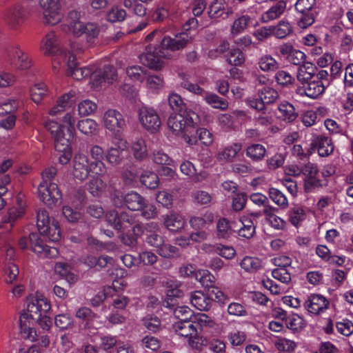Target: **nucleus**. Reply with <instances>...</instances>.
Segmentation results:
<instances>
[{
    "instance_id": "nucleus-1",
    "label": "nucleus",
    "mask_w": 353,
    "mask_h": 353,
    "mask_svg": "<svg viewBox=\"0 0 353 353\" xmlns=\"http://www.w3.org/2000/svg\"><path fill=\"white\" fill-rule=\"evenodd\" d=\"M197 21L194 18L190 19L183 26L185 32L176 34L174 38L164 37L161 42V48L152 49L148 46L145 52L140 55L141 63L149 68L159 70L163 65V59H168L172 56L171 52L184 48L192 40V35L187 31L196 26Z\"/></svg>"
},
{
    "instance_id": "nucleus-2",
    "label": "nucleus",
    "mask_w": 353,
    "mask_h": 353,
    "mask_svg": "<svg viewBox=\"0 0 353 353\" xmlns=\"http://www.w3.org/2000/svg\"><path fill=\"white\" fill-rule=\"evenodd\" d=\"M28 305L19 318L21 332L26 337L34 338L35 333L33 326L38 324L43 330H48L52 322L48 316L51 310V303L49 299L42 293L37 292L34 294L28 297Z\"/></svg>"
},
{
    "instance_id": "nucleus-3",
    "label": "nucleus",
    "mask_w": 353,
    "mask_h": 353,
    "mask_svg": "<svg viewBox=\"0 0 353 353\" xmlns=\"http://www.w3.org/2000/svg\"><path fill=\"white\" fill-rule=\"evenodd\" d=\"M75 123L74 112H69L62 117L61 123L49 120L44 124L54 139L55 150L61 153L59 160L62 165L67 164L72 157L71 143L75 135Z\"/></svg>"
},
{
    "instance_id": "nucleus-4",
    "label": "nucleus",
    "mask_w": 353,
    "mask_h": 353,
    "mask_svg": "<svg viewBox=\"0 0 353 353\" xmlns=\"http://www.w3.org/2000/svg\"><path fill=\"white\" fill-rule=\"evenodd\" d=\"M67 66V74L77 80H81L90 76V83L94 88L102 86L105 83H112L117 79V74L115 69L110 66H105L103 70H95L88 67L78 68L75 57L70 54L63 61Z\"/></svg>"
},
{
    "instance_id": "nucleus-5",
    "label": "nucleus",
    "mask_w": 353,
    "mask_h": 353,
    "mask_svg": "<svg viewBox=\"0 0 353 353\" xmlns=\"http://www.w3.org/2000/svg\"><path fill=\"white\" fill-rule=\"evenodd\" d=\"M62 26L63 31L67 30L74 37L84 36L90 43H94L100 33V28L97 23H83L80 21V12L77 10L68 12Z\"/></svg>"
},
{
    "instance_id": "nucleus-6",
    "label": "nucleus",
    "mask_w": 353,
    "mask_h": 353,
    "mask_svg": "<svg viewBox=\"0 0 353 353\" xmlns=\"http://www.w3.org/2000/svg\"><path fill=\"white\" fill-rule=\"evenodd\" d=\"M200 123V119L196 113L193 111H185L170 115L168 120V127L173 134L179 136L184 132L193 130L195 125Z\"/></svg>"
},
{
    "instance_id": "nucleus-7",
    "label": "nucleus",
    "mask_w": 353,
    "mask_h": 353,
    "mask_svg": "<svg viewBox=\"0 0 353 353\" xmlns=\"http://www.w3.org/2000/svg\"><path fill=\"white\" fill-rule=\"evenodd\" d=\"M40 50L43 54L53 56L52 68L54 72L59 71L61 61H64L70 52H65L59 48V41L54 32L48 33L41 40Z\"/></svg>"
},
{
    "instance_id": "nucleus-8",
    "label": "nucleus",
    "mask_w": 353,
    "mask_h": 353,
    "mask_svg": "<svg viewBox=\"0 0 353 353\" xmlns=\"http://www.w3.org/2000/svg\"><path fill=\"white\" fill-rule=\"evenodd\" d=\"M37 225L40 234L50 241L57 242L61 239L59 222L50 217L46 210H41L38 212Z\"/></svg>"
},
{
    "instance_id": "nucleus-9",
    "label": "nucleus",
    "mask_w": 353,
    "mask_h": 353,
    "mask_svg": "<svg viewBox=\"0 0 353 353\" xmlns=\"http://www.w3.org/2000/svg\"><path fill=\"white\" fill-rule=\"evenodd\" d=\"M19 245L21 249H26L30 246V249L40 257L52 258L58 254L57 249L46 245L37 233L30 234L28 239L21 238Z\"/></svg>"
},
{
    "instance_id": "nucleus-10",
    "label": "nucleus",
    "mask_w": 353,
    "mask_h": 353,
    "mask_svg": "<svg viewBox=\"0 0 353 353\" xmlns=\"http://www.w3.org/2000/svg\"><path fill=\"white\" fill-rule=\"evenodd\" d=\"M102 123L113 137H121V133L125 127V121L122 114L117 110L108 109L102 117Z\"/></svg>"
},
{
    "instance_id": "nucleus-11",
    "label": "nucleus",
    "mask_w": 353,
    "mask_h": 353,
    "mask_svg": "<svg viewBox=\"0 0 353 353\" xmlns=\"http://www.w3.org/2000/svg\"><path fill=\"white\" fill-rule=\"evenodd\" d=\"M138 118L141 126L150 133L154 134L160 130L161 121L154 108L142 106L139 110Z\"/></svg>"
},
{
    "instance_id": "nucleus-12",
    "label": "nucleus",
    "mask_w": 353,
    "mask_h": 353,
    "mask_svg": "<svg viewBox=\"0 0 353 353\" xmlns=\"http://www.w3.org/2000/svg\"><path fill=\"white\" fill-rule=\"evenodd\" d=\"M39 6L46 23L54 26L61 21L62 14L59 0H39Z\"/></svg>"
},
{
    "instance_id": "nucleus-13",
    "label": "nucleus",
    "mask_w": 353,
    "mask_h": 353,
    "mask_svg": "<svg viewBox=\"0 0 353 353\" xmlns=\"http://www.w3.org/2000/svg\"><path fill=\"white\" fill-rule=\"evenodd\" d=\"M38 194L42 202L50 208L55 206L61 199V193L55 183H40Z\"/></svg>"
},
{
    "instance_id": "nucleus-14",
    "label": "nucleus",
    "mask_w": 353,
    "mask_h": 353,
    "mask_svg": "<svg viewBox=\"0 0 353 353\" xmlns=\"http://www.w3.org/2000/svg\"><path fill=\"white\" fill-rule=\"evenodd\" d=\"M128 144L126 140L121 137H113L112 146L106 154L107 161L112 165L119 164L128 153Z\"/></svg>"
},
{
    "instance_id": "nucleus-15",
    "label": "nucleus",
    "mask_w": 353,
    "mask_h": 353,
    "mask_svg": "<svg viewBox=\"0 0 353 353\" xmlns=\"http://www.w3.org/2000/svg\"><path fill=\"white\" fill-rule=\"evenodd\" d=\"M92 163L88 157L83 154H77L73 159L72 174L74 177L80 181L86 179L90 173L93 174Z\"/></svg>"
},
{
    "instance_id": "nucleus-16",
    "label": "nucleus",
    "mask_w": 353,
    "mask_h": 353,
    "mask_svg": "<svg viewBox=\"0 0 353 353\" xmlns=\"http://www.w3.org/2000/svg\"><path fill=\"white\" fill-rule=\"evenodd\" d=\"M329 301L323 295L312 294L304 302L305 309L311 314L319 315L323 313L328 307Z\"/></svg>"
},
{
    "instance_id": "nucleus-17",
    "label": "nucleus",
    "mask_w": 353,
    "mask_h": 353,
    "mask_svg": "<svg viewBox=\"0 0 353 353\" xmlns=\"http://www.w3.org/2000/svg\"><path fill=\"white\" fill-rule=\"evenodd\" d=\"M28 14L26 8L21 4H15L6 13L5 19L11 29L16 30L25 21Z\"/></svg>"
},
{
    "instance_id": "nucleus-18",
    "label": "nucleus",
    "mask_w": 353,
    "mask_h": 353,
    "mask_svg": "<svg viewBox=\"0 0 353 353\" xmlns=\"http://www.w3.org/2000/svg\"><path fill=\"white\" fill-rule=\"evenodd\" d=\"M107 222L117 230H125L134 223V217L127 212L119 215L115 211H110L105 215Z\"/></svg>"
},
{
    "instance_id": "nucleus-19",
    "label": "nucleus",
    "mask_w": 353,
    "mask_h": 353,
    "mask_svg": "<svg viewBox=\"0 0 353 353\" xmlns=\"http://www.w3.org/2000/svg\"><path fill=\"white\" fill-rule=\"evenodd\" d=\"M232 13L225 0H213L209 6L208 15L212 19H225Z\"/></svg>"
},
{
    "instance_id": "nucleus-20",
    "label": "nucleus",
    "mask_w": 353,
    "mask_h": 353,
    "mask_svg": "<svg viewBox=\"0 0 353 353\" xmlns=\"http://www.w3.org/2000/svg\"><path fill=\"white\" fill-rule=\"evenodd\" d=\"M76 100L77 94L74 90L63 94L57 99L56 104L49 110V114L52 117L57 116L72 107L75 103Z\"/></svg>"
},
{
    "instance_id": "nucleus-21",
    "label": "nucleus",
    "mask_w": 353,
    "mask_h": 353,
    "mask_svg": "<svg viewBox=\"0 0 353 353\" xmlns=\"http://www.w3.org/2000/svg\"><path fill=\"white\" fill-rule=\"evenodd\" d=\"M10 57L12 64L19 70H28L32 65V61L29 56L18 45L12 47L10 51Z\"/></svg>"
},
{
    "instance_id": "nucleus-22",
    "label": "nucleus",
    "mask_w": 353,
    "mask_h": 353,
    "mask_svg": "<svg viewBox=\"0 0 353 353\" xmlns=\"http://www.w3.org/2000/svg\"><path fill=\"white\" fill-rule=\"evenodd\" d=\"M90 152L92 159L93 160L91 161L92 163V168L93 170V174L99 176L104 175L106 172V167L103 162L104 157V152L103 148L99 145H95L91 147Z\"/></svg>"
},
{
    "instance_id": "nucleus-23",
    "label": "nucleus",
    "mask_w": 353,
    "mask_h": 353,
    "mask_svg": "<svg viewBox=\"0 0 353 353\" xmlns=\"http://www.w3.org/2000/svg\"><path fill=\"white\" fill-rule=\"evenodd\" d=\"M325 87L323 80L316 79L308 82L305 85L299 88L297 93L301 96L305 95L311 99H316L325 91Z\"/></svg>"
},
{
    "instance_id": "nucleus-24",
    "label": "nucleus",
    "mask_w": 353,
    "mask_h": 353,
    "mask_svg": "<svg viewBox=\"0 0 353 353\" xmlns=\"http://www.w3.org/2000/svg\"><path fill=\"white\" fill-rule=\"evenodd\" d=\"M302 173L305 176V188L310 190L312 187L319 184V170L316 165L308 163L302 169Z\"/></svg>"
},
{
    "instance_id": "nucleus-25",
    "label": "nucleus",
    "mask_w": 353,
    "mask_h": 353,
    "mask_svg": "<svg viewBox=\"0 0 353 353\" xmlns=\"http://www.w3.org/2000/svg\"><path fill=\"white\" fill-rule=\"evenodd\" d=\"M54 272L58 275L60 279H63L70 285L75 283L78 281V276L72 272L70 265L63 262H57L54 267Z\"/></svg>"
},
{
    "instance_id": "nucleus-26",
    "label": "nucleus",
    "mask_w": 353,
    "mask_h": 353,
    "mask_svg": "<svg viewBox=\"0 0 353 353\" xmlns=\"http://www.w3.org/2000/svg\"><path fill=\"white\" fill-rule=\"evenodd\" d=\"M285 9V2L279 1L261 14V21L263 23H268L277 19L284 13Z\"/></svg>"
},
{
    "instance_id": "nucleus-27",
    "label": "nucleus",
    "mask_w": 353,
    "mask_h": 353,
    "mask_svg": "<svg viewBox=\"0 0 353 353\" xmlns=\"http://www.w3.org/2000/svg\"><path fill=\"white\" fill-rule=\"evenodd\" d=\"M236 227V232L240 236L250 239L255 232V227L252 221L246 217L242 216L237 223H234Z\"/></svg>"
},
{
    "instance_id": "nucleus-28",
    "label": "nucleus",
    "mask_w": 353,
    "mask_h": 353,
    "mask_svg": "<svg viewBox=\"0 0 353 353\" xmlns=\"http://www.w3.org/2000/svg\"><path fill=\"white\" fill-rule=\"evenodd\" d=\"M163 223L168 230L173 232H176L184 228L185 221L181 214L170 213L164 217Z\"/></svg>"
},
{
    "instance_id": "nucleus-29",
    "label": "nucleus",
    "mask_w": 353,
    "mask_h": 353,
    "mask_svg": "<svg viewBox=\"0 0 353 353\" xmlns=\"http://www.w3.org/2000/svg\"><path fill=\"white\" fill-rule=\"evenodd\" d=\"M252 23L250 16L248 14H240L233 21L231 28L230 34L232 37H236L244 32Z\"/></svg>"
},
{
    "instance_id": "nucleus-30",
    "label": "nucleus",
    "mask_w": 353,
    "mask_h": 353,
    "mask_svg": "<svg viewBox=\"0 0 353 353\" xmlns=\"http://www.w3.org/2000/svg\"><path fill=\"white\" fill-rule=\"evenodd\" d=\"M241 150L240 143H233L220 150L216 154V159L221 163L232 162Z\"/></svg>"
},
{
    "instance_id": "nucleus-31",
    "label": "nucleus",
    "mask_w": 353,
    "mask_h": 353,
    "mask_svg": "<svg viewBox=\"0 0 353 353\" xmlns=\"http://www.w3.org/2000/svg\"><path fill=\"white\" fill-rule=\"evenodd\" d=\"M236 232L234 223L225 218H220L216 223V234L218 239H227Z\"/></svg>"
},
{
    "instance_id": "nucleus-32",
    "label": "nucleus",
    "mask_w": 353,
    "mask_h": 353,
    "mask_svg": "<svg viewBox=\"0 0 353 353\" xmlns=\"http://www.w3.org/2000/svg\"><path fill=\"white\" fill-rule=\"evenodd\" d=\"M214 221V214L210 211H206L203 215L194 216L190 219L191 227L195 230L207 228Z\"/></svg>"
},
{
    "instance_id": "nucleus-33",
    "label": "nucleus",
    "mask_w": 353,
    "mask_h": 353,
    "mask_svg": "<svg viewBox=\"0 0 353 353\" xmlns=\"http://www.w3.org/2000/svg\"><path fill=\"white\" fill-rule=\"evenodd\" d=\"M180 170L183 174L190 177L194 183L201 182L207 177V174L204 172L196 173L194 165L189 161H185L181 164Z\"/></svg>"
},
{
    "instance_id": "nucleus-34",
    "label": "nucleus",
    "mask_w": 353,
    "mask_h": 353,
    "mask_svg": "<svg viewBox=\"0 0 353 353\" xmlns=\"http://www.w3.org/2000/svg\"><path fill=\"white\" fill-rule=\"evenodd\" d=\"M26 206L25 196L22 194H19L16 197V203L8 210V221H14L18 218L21 217L25 213Z\"/></svg>"
},
{
    "instance_id": "nucleus-35",
    "label": "nucleus",
    "mask_w": 353,
    "mask_h": 353,
    "mask_svg": "<svg viewBox=\"0 0 353 353\" xmlns=\"http://www.w3.org/2000/svg\"><path fill=\"white\" fill-rule=\"evenodd\" d=\"M278 315L282 320L285 319V325L287 327L293 331H299L305 327V321L298 314H292L286 317L285 312L282 310L279 312Z\"/></svg>"
},
{
    "instance_id": "nucleus-36",
    "label": "nucleus",
    "mask_w": 353,
    "mask_h": 353,
    "mask_svg": "<svg viewBox=\"0 0 353 353\" xmlns=\"http://www.w3.org/2000/svg\"><path fill=\"white\" fill-rule=\"evenodd\" d=\"M190 302L195 308L201 311L208 310L211 306V299L201 291L192 293Z\"/></svg>"
},
{
    "instance_id": "nucleus-37",
    "label": "nucleus",
    "mask_w": 353,
    "mask_h": 353,
    "mask_svg": "<svg viewBox=\"0 0 353 353\" xmlns=\"http://www.w3.org/2000/svg\"><path fill=\"white\" fill-rule=\"evenodd\" d=\"M240 266L245 272L254 274L262 268L263 262L258 257L246 256L241 261Z\"/></svg>"
},
{
    "instance_id": "nucleus-38",
    "label": "nucleus",
    "mask_w": 353,
    "mask_h": 353,
    "mask_svg": "<svg viewBox=\"0 0 353 353\" xmlns=\"http://www.w3.org/2000/svg\"><path fill=\"white\" fill-rule=\"evenodd\" d=\"M288 216L290 223L293 226L299 228L306 220L307 212L304 208L294 206L289 210Z\"/></svg>"
},
{
    "instance_id": "nucleus-39",
    "label": "nucleus",
    "mask_w": 353,
    "mask_h": 353,
    "mask_svg": "<svg viewBox=\"0 0 353 353\" xmlns=\"http://www.w3.org/2000/svg\"><path fill=\"white\" fill-rule=\"evenodd\" d=\"M279 117L287 122H292L298 117L295 108L289 102H283L278 106Z\"/></svg>"
},
{
    "instance_id": "nucleus-40",
    "label": "nucleus",
    "mask_w": 353,
    "mask_h": 353,
    "mask_svg": "<svg viewBox=\"0 0 353 353\" xmlns=\"http://www.w3.org/2000/svg\"><path fill=\"white\" fill-rule=\"evenodd\" d=\"M123 201L128 209L140 210L143 206L145 199L139 194L131 192L125 195Z\"/></svg>"
},
{
    "instance_id": "nucleus-41",
    "label": "nucleus",
    "mask_w": 353,
    "mask_h": 353,
    "mask_svg": "<svg viewBox=\"0 0 353 353\" xmlns=\"http://www.w3.org/2000/svg\"><path fill=\"white\" fill-rule=\"evenodd\" d=\"M318 153L321 157H327L334 150V146L330 139L325 136H319L315 140Z\"/></svg>"
},
{
    "instance_id": "nucleus-42",
    "label": "nucleus",
    "mask_w": 353,
    "mask_h": 353,
    "mask_svg": "<svg viewBox=\"0 0 353 353\" xmlns=\"http://www.w3.org/2000/svg\"><path fill=\"white\" fill-rule=\"evenodd\" d=\"M272 207L265 206L263 212L270 225L276 230H283L286 225V221L282 218L272 212Z\"/></svg>"
},
{
    "instance_id": "nucleus-43",
    "label": "nucleus",
    "mask_w": 353,
    "mask_h": 353,
    "mask_svg": "<svg viewBox=\"0 0 353 353\" xmlns=\"http://www.w3.org/2000/svg\"><path fill=\"white\" fill-rule=\"evenodd\" d=\"M172 327L174 331L178 335L186 339L197 330L195 325L190 322V321H176L174 323Z\"/></svg>"
},
{
    "instance_id": "nucleus-44",
    "label": "nucleus",
    "mask_w": 353,
    "mask_h": 353,
    "mask_svg": "<svg viewBox=\"0 0 353 353\" xmlns=\"http://www.w3.org/2000/svg\"><path fill=\"white\" fill-rule=\"evenodd\" d=\"M77 128L82 134L86 136H92L97 132L99 125L94 119H85L78 122Z\"/></svg>"
},
{
    "instance_id": "nucleus-45",
    "label": "nucleus",
    "mask_w": 353,
    "mask_h": 353,
    "mask_svg": "<svg viewBox=\"0 0 353 353\" xmlns=\"http://www.w3.org/2000/svg\"><path fill=\"white\" fill-rule=\"evenodd\" d=\"M259 68L265 72L275 71L279 66L278 61L270 54H263L258 60Z\"/></svg>"
},
{
    "instance_id": "nucleus-46",
    "label": "nucleus",
    "mask_w": 353,
    "mask_h": 353,
    "mask_svg": "<svg viewBox=\"0 0 353 353\" xmlns=\"http://www.w3.org/2000/svg\"><path fill=\"white\" fill-rule=\"evenodd\" d=\"M101 176L96 175L88 183V190L93 196H99L105 190L106 183L102 180Z\"/></svg>"
},
{
    "instance_id": "nucleus-47",
    "label": "nucleus",
    "mask_w": 353,
    "mask_h": 353,
    "mask_svg": "<svg viewBox=\"0 0 353 353\" xmlns=\"http://www.w3.org/2000/svg\"><path fill=\"white\" fill-rule=\"evenodd\" d=\"M131 150L136 159L142 160L148 156L147 146L142 138H137L132 142Z\"/></svg>"
},
{
    "instance_id": "nucleus-48",
    "label": "nucleus",
    "mask_w": 353,
    "mask_h": 353,
    "mask_svg": "<svg viewBox=\"0 0 353 353\" xmlns=\"http://www.w3.org/2000/svg\"><path fill=\"white\" fill-rule=\"evenodd\" d=\"M134 12L137 15L135 21L138 23V25L137 26L132 27L130 30V32L141 31L144 29L148 24V21L147 19L139 21V17L144 16L146 13V9L141 3H137L135 4L134 7Z\"/></svg>"
},
{
    "instance_id": "nucleus-49",
    "label": "nucleus",
    "mask_w": 353,
    "mask_h": 353,
    "mask_svg": "<svg viewBox=\"0 0 353 353\" xmlns=\"http://www.w3.org/2000/svg\"><path fill=\"white\" fill-rule=\"evenodd\" d=\"M271 26L273 35L279 39H283L292 32V26L285 20H281L277 25Z\"/></svg>"
},
{
    "instance_id": "nucleus-50",
    "label": "nucleus",
    "mask_w": 353,
    "mask_h": 353,
    "mask_svg": "<svg viewBox=\"0 0 353 353\" xmlns=\"http://www.w3.org/2000/svg\"><path fill=\"white\" fill-rule=\"evenodd\" d=\"M266 154L265 148L259 143L252 144L246 149V155L254 161L262 160Z\"/></svg>"
},
{
    "instance_id": "nucleus-51",
    "label": "nucleus",
    "mask_w": 353,
    "mask_h": 353,
    "mask_svg": "<svg viewBox=\"0 0 353 353\" xmlns=\"http://www.w3.org/2000/svg\"><path fill=\"white\" fill-rule=\"evenodd\" d=\"M195 279L204 288H211L214 284L216 278L208 270H200L195 273Z\"/></svg>"
},
{
    "instance_id": "nucleus-52",
    "label": "nucleus",
    "mask_w": 353,
    "mask_h": 353,
    "mask_svg": "<svg viewBox=\"0 0 353 353\" xmlns=\"http://www.w3.org/2000/svg\"><path fill=\"white\" fill-rule=\"evenodd\" d=\"M269 196L272 201L282 209L288 207V201L285 195L279 190L270 188L268 191Z\"/></svg>"
},
{
    "instance_id": "nucleus-53",
    "label": "nucleus",
    "mask_w": 353,
    "mask_h": 353,
    "mask_svg": "<svg viewBox=\"0 0 353 353\" xmlns=\"http://www.w3.org/2000/svg\"><path fill=\"white\" fill-rule=\"evenodd\" d=\"M32 100L39 103L48 92L47 87L43 83H37L32 85L30 90Z\"/></svg>"
},
{
    "instance_id": "nucleus-54",
    "label": "nucleus",
    "mask_w": 353,
    "mask_h": 353,
    "mask_svg": "<svg viewBox=\"0 0 353 353\" xmlns=\"http://www.w3.org/2000/svg\"><path fill=\"white\" fill-rule=\"evenodd\" d=\"M203 97L206 103L214 108L225 110L228 108V102L215 94L205 93Z\"/></svg>"
},
{
    "instance_id": "nucleus-55",
    "label": "nucleus",
    "mask_w": 353,
    "mask_h": 353,
    "mask_svg": "<svg viewBox=\"0 0 353 353\" xmlns=\"http://www.w3.org/2000/svg\"><path fill=\"white\" fill-rule=\"evenodd\" d=\"M188 345L192 350H201L207 344V339L197 330L187 338Z\"/></svg>"
},
{
    "instance_id": "nucleus-56",
    "label": "nucleus",
    "mask_w": 353,
    "mask_h": 353,
    "mask_svg": "<svg viewBox=\"0 0 353 353\" xmlns=\"http://www.w3.org/2000/svg\"><path fill=\"white\" fill-rule=\"evenodd\" d=\"M127 16L124 9L118 6H112L107 12V20L112 23L123 21Z\"/></svg>"
},
{
    "instance_id": "nucleus-57",
    "label": "nucleus",
    "mask_w": 353,
    "mask_h": 353,
    "mask_svg": "<svg viewBox=\"0 0 353 353\" xmlns=\"http://www.w3.org/2000/svg\"><path fill=\"white\" fill-rule=\"evenodd\" d=\"M140 179L142 184L150 189H155L159 183L158 175L153 172H143Z\"/></svg>"
},
{
    "instance_id": "nucleus-58",
    "label": "nucleus",
    "mask_w": 353,
    "mask_h": 353,
    "mask_svg": "<svg viewBox=\"0 0 353 353\" xmlns=\"http://www.w3.org/2000/svg\"><path fill=\"white\" fill-rule=\"evenodd\" d=\"M126 74L133 81L142 82L146 77V71L138 65H131L127 68Z\"/></svg>"
},
{
    "instance_id": "nucleus-59",
    "label": "nucleus",
    "mask_w": 353,
    "mask_h": 353,
    "mask_svg": "<svg viewBox=\"0 0 353 353\" xmlns=\"http://www.w3.org/2000/svg\"><path fill=\"white\" fill-rule=\"evenodd\" d=\"M145 79L146 88L152 92H158L163 88V79L158 75L148 76Z\"/></svg>"
},
{
    "instance_id": "nucleus-60",
    "label": "nucleus",
    "mask_w": 353,
    "mask_h": 353,
    "mask_svg": "<svg viewBox=\"0 0 353 353\" xmlns=\"http://www.w3.org/2000/svg\"><path fill=\"white\" fill-rule=\"evenodd\" d=\"M259 97L267 103L274 102L279 97L277 91L269 86H264L259 90Z\"/></svg>"
},
{
    "instance_id": "nucleus-61",
    "label": "nucleus",
    "mask_w": 353,
    "mask_h": 353,
    "mask_svg": "<svg viewBox=\"0 0 353 353\" xmlns=\"http://www.w3.org/2000/svg\"><path fill=\"white\" fill-rule=\"evenodd\" d=\"M153 162L158 165L174 166V161L163 151L154 150L152 154Z\"/></svg>"
},
{
    "instance_id": "nucleus-62",
    "label": "nucleus",
    "mask_w": 353,
    "mask_h": 353,
    "mask_svg": "<svg viewBox=\"0 0 353 353\" xmlns=\"http://www.w3.org/2000/svg\"><path fill=\"white\" fill-rule=\"evenodd\" d=\"M19 273L18 266L12 261H8L4 267V274L6 276V282L12 283L16 280Z\"/></svg>"
},
{
    "instance_id": "nucleus-63",
    "label": "nucleus",
    "mask_w": 353,
    "mask_h": 353,
    "mask_svg": "<svg viewBox=\"0 0 353 353\" xmlns=\"http://www.w3.org/2000/svg\"><path fill=\"white\" fill-rule=\"evenodd\" d=\"M193 315V312L188 306H178L174 310V316L177 321H190Z\"/></svg>"
},
{
    "instance_id": "nucleus-64",
    "label": "nucleus",
    "mask_w": 353,
    "mask_h": 353,
    "mask_svg": "<svg viewBox=\"0 0 353 353\" xmlns=\"http://www.w3.org/2000/svg\"><path fill=\"white\" fill-rule=\"evenodd\" d=\"M97 108V104L88 99L81 101L78 105L79 114L81 116L90 115L94 112Z\"/></svg>"
}]
</instances>
